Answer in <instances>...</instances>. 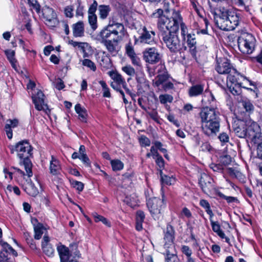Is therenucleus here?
<instances>
[{
    "label": "nucleus",
    "mask_w": 262,
    "mask_h": 262,
    "mask_svg": "<svg viewBox=\"0 0 262 262\" xmlns=\"http://www.w3.org/2000/svg\"><path fill=\"white\" fill-rule=\"evenodd\" d=\"M174 15L172 19L168 18V16L161 17L158 26L163 42L171 52H177L181 49L180 40L177 35L178 23L181 22V19L178 14Z\"/></svg>",
    "instance_id": "nucleus-1"
},
{
    "label": "nucleus",
    "mask_w": 262,
    "mask_h": 262,
    "mask_svg": "<svg viewBox=\"0 0 262 262\" xmlns=\"http://www.w3.org/2000/svg\"><path fill=\"white\" fill-rule=\"evenodd\" d=\"M201 102L202 108L200 116L201 118L202 130L207 136L215 135L219 132L220 127V113L214 108L207 106L209 103L208 97L205 96V98H202Z\"/></svg>",
    "instance_id": "nucleus-2"
},
{
    "label": "nucleus",
    "mask_w": 262,
    "mask_h": 262,
    "mask_svg": "<svg viewBox=\"0 0 262 262\" xmlns=\"http://www.w3.org/2000/svg\"><path fill=\"white\" fill-rule=\"evenodd\" d=\"M11 154L16 152L20 159L19 164L23 165L28 177L32 176V164L30 159L33 156V147L27 140L20 141L15 145L10 146Z\"/></svg>",
    "instance_id": "nucleus-3"
},
{
    "label": "nucleus",
    "mask_w": 262,
    "mask_h": 262,
    "mask_svg": "<svg viewBox=\"0 0 262 262\" xmlns=\"http://www.w3.org/2000/svg\"><path fill=\"white\" fill-rule=\"evenodd\" d=\"M255 39L254 36L249 33H244L238 38V47L241 52L250 54L254 50Z\"/></svg>",
    "instance_id": "nucleus-4"
},
{
    "label": "nucleus",
    "mask_w": 262,
    "mask_h": 262,
    "mask_svg": "<svg viewBox=\"0 0 262 262\" xmlns=\"http://www.w3.org/2000/svg\"><path fill=\"white\" fill-rule=\"evenodd\" d=\"M247 137L254 142L259 137L260 128L258 124L252 121L251 119H247Z\"/></svg>",
    "instance_id": "nucleus-5"
},
{
    "label": "nucleus",
    "mask_w": 262,
    "mask_h": 262,
    "mask_svg": "<svg viewBox=\"0 0 262 262\" xmlns=\"http://www.w3.org/2000/svg\"><path fill=\"white\" fill-rule=\"evenodd\" d=\"M147 206L151 214L158 215L161 213L164 207L163 201L158 198H152L147 201Z\"/></svg>",
    "instance_id": "nucleus-6"
},
{
    "label": "nucleus",
    "mask_w": 262,
    "mask_h": 262,
    "mask_svg": "<svg viewBox=\"0 0 262 262\" xmlns=\"http://www.w3.org/2000/svg\"><path fill=\"white\" fill-rule=\"evenodd\" d=\"M143 53L144 59L150 64H155L161 59L160 54L158 50L155 48L146 49Z\"/></svg>",
    "instance_id": "nucleus-7"
},
{
    "label": "nucleus",
    "mask_w": 262,
    "mask_h": 262,
    "mask_svg": "<svg viewBox=\"0 0 262 262\" xmlns=\"http://www.w3.org/2000/svg\"><path fill=\"white\" fill-rule=\"evenodd\" d=\"M45 95L40 90L38 91L36 95L32 96L35 107L38 111H50L47 104L45 102Z\"/></svg>",
    "instance_id": "nucleus-8"
},
{
    "label": "nucleus",
    "mask_w": 262,
    "mask_h": 262,
    "mask_svg": "<svg viewBox=\"0 0 262 262\" xmlns=\"http://www.w3.org/2000/svg\"><path fill=\"white\" fill-rule=\"evenodd\" d=\"M247 120L238 119L233 125V129L239 138L247 137Z\"/></svg>",
    "instance_id": "nucleus-9"
},
{
    "label": "nucleus",
    "mask_w": 262,
    "mask_h": 262,
    "mask_svg": "<svg viewBox=\"0 0 262 262\" xmlns=\"http://www.w3.org/2000/svg\"><path fill=\"white\" fill-rule=\"evenodd\" d=\"M212 179L206 174L204 173L201 174L199 184L204 193H208L212 188Z\"/></svg>",
    "instance_id": "nucleus-10"
},
{
    "label": "nucleus",
    "mask_w": 262,
    "mask_h": 262,
    "mask_svg": "<svg viewBox=\"0 0 262 262\" xmlns=\"http://www.w3.org/2000/svg\"><path fill=\"white\" fill-rule=\"evenodd\" d=\"M42 15L46 21L50 24L51 26H55L57 23L56 14L53 9L45 6L42 10Z\"/></svg>",
    "instance_id": "nucleus-11"
},
{
    "label": "nucleus",
    "mask_w": 262,
    "mask_h": 262,
    "mask_svg": "<svg viewBox=\"0 0 262 262\" xmlns=\"http://www.w3.org/2000/svg\"><path fill=\"white\" fill-rule=\"evenodd\" d=\"M119 32L117 30L112 29L111 25L107 26L106 27L102 30L100 33V36L101 38V42H105L110 40H113V37L119 36Z\"/></svg>",
    "instance_id": "nucleus-12"
},
{
    "label": "nucleus",
    "mask_w": 262,
    "mask_h": 262,
    "mask_svg": "<svg viewBox=\"0 0 262 262\" xmlns=\"http://www.w3.org/2000/svg\"><path fill=\"white\" fill-rule=\"evenodd\" d=\"M155 32L154 31H148L145 27L143 29V32L136 41H139L142 43L152 44L154 42V36Z\"/></svg>",
    "instance_id": "nucleus-13"
},
{
    "label": "nucleus",
    "mask_w": 262,
    "mask_h": 262,
    "mask_svg": "<svg viewBox=\"0 0 262 262\" xmlns=\"http://www.w3.org/2000/svg\"><path fill=\"white\" fill-rule=\"evenodd\" d=\"M187 44L191 55L196 58V39L194 33H188L187 35Z\"/></svg>",
    "instance_id": "nucleus-14"
},
{
    "label": "nucleus",
    "mask_w": 262,
    "mask_h": 262,
    "mask_svg": "<svg viewBox=\"0 0 262 262\" xmlns=\"http://www.w3.org/2000/svg\"><path fill=\"white\" fill-rule=\"evenodd\" d=\"M216 71L221 74H228L230 72L235 73V69L228 62L227 59L218 63L216 67Z\"/></svg>",
    "instance_id": "nucleus-15"
},
{
    "label": "nucleus",
    "mask_w": 262,
    "mask_h": 262,
    "mask_svg": "<svg viewBox=\"0 0 262 262\" xmlns=\"http://www.w3.org/2000/svg\"><path fill=\"white\" fill-rule=\"evenodd\" d=\"M121 39V37L117 36L113 37V40L105 41L102 42L106 47L107 51L112 54L115 55L118 51V43L119 40Z\"/></svg>",
    "instance_id": "nucleus-16"
},
{
    "label": "nucleus",
    "mask_w": 262,
    "mask_h": 262,
    "mask_svg": "<svg viewBox=\"0 0 262 262\" xmlns=\"http://www.w3.org/2000/svg\"><path fill=\"white\" fill-rule=\"evenodd\" d=\"M198 15L199 16L200 18H198V21L199 25L198 24V34L200 33L203 34H207V27L209 24L208 20L206 18L203 17L200 15L198 11Z\"/></svg>",
    "instance_id": "nucleus-17"
},
{
    "label": "nucleus",
    "mask_w": 262,
    "mask_h": 262,
    "mask_svg": "<svg viewBox=\"0 0 262 262\" xmlns=\"http://www.w3.org/2000/svg\"><path fill=\"white\" fill-rule=\"evenodd\" d=\"M60 262H68L70 259V249L64 245H61L57 247Z\"/></svg>",
    "instance_id": "nucleus-18"
},
{
    "label": "nucleus",
    "mask_w": 262,
    "mask_h": 262,
    "mask_svg": "<svg viewBox=\"0 0 262 262\" xmlns=\"http://www.w3.org/2000/svg\"><path fill=\"white\" fill-rule=\"evenodd\" d=\"M24 189L27 194L33 197H35L39 193L38 189L30 179L26 180V183L24 186Z\"/></svg>",
    "instance_id": "nucleus-19"
},
{
    "label": "nucleus",
    "mask_w": 262,
    "mask_h": 262,
    "mask_svg": "<svg viewBox=\"0 0 262 262\" xmlns=\"http://www.w3.org/2000/svg\"><path fill=\"white\" fill-rule=\"evenodd\" d=\"M73 34L74 37H82L84 35V28L83 21H79L72 26Z\"/></svg>",
    "instance_id": "nucleus-20"
},
{
    "label": "nucleus",
    "mask_w": 262,
    "mask_h": 262,
    "mask_svg": "<svg viewBox=\"0 0 262 262\" xmlns=\"http://www.w3.org/2000/svg\"><path fill=\"white\" fill-rule=\"evenodd\" d=\"M217 26L221 30L224 31L233 30L232 26L229 17L226 19L219 18L217 20Z\"/></svg>",
    "instance_id": "nucleus-21"
},
{
    "label": "nucleus",
    "mask_w": 262,
    "mask_h": 262,
    "mask_svg": "<svg viewBox=\"0 0 262 262\" xmlns=\"http://www.w3.org/2000/svg\"><path fill=\"white\" fill-rule=\"evenodd\" d=\"M164 239L166 243L170 244L173 242L174 238V231L172 226L168 225L165 231Z\"/></svg>",
    "instance_id": "nucleus-22"
},
{
    "label": "nucleus",
    "mask_w": 262,
    "mask_h": 262,
    "mask_svg": "<svg viewBox=\"0 0 262 262\" xmlns=\"http://www.w3.org/2000/svg\"><path fill=\"white\" fill-rule=\"evenodd\" d=\"M60 169L59 161L52 156V160L50 161V173L53 175H56Z\"/></svg>",
    "instance_id": "nucleus-23"
},
{
    "label": "nucleus",
    "mask_w": 262,
    "mask_h": 262,
    "mask_svg": "<svg viewBox=\"0 0 262 262\" xmlns=\"http://www.w3.org/2000/svg\"><path fill=\"white\" fill-rule=\"evenodd\" d=\"M1 246L2 249L0 251H2L6 253H11L14 256H17V252L13 249L12 247L6 242L1 241Z\"/></svg>",
    "instance_id": "nucleus-24"
},
{
    "label": "nucleus",
    "mask_w": 262,
    "mask_h": 262,
    "mask_svg": "<svg viewBox=\"0 0 262 262\" xmlns=\"http://www.w3.org/2000/svg\"><path fill=\"white\" fill-rule=\"evenodd\" d=\"M168 78V74L166 72L158 75L155 78L154 83L157 86L166 81Z\"/></svg>",
    "instance_id": "nucleus-25"
},
{
    "label": "nucleus",
    "mask_w": 262,
    "mask_h": 262,
    "mask_svg": "<svg viewBox=\"0 0 262 262\" xmlns=\"http://www.w3.org/2000/svg\"><path fill=\"white\" fill-rule=\"evenodd\" d=\"M177 14L178 15V16H179L180 18L181 19V22L178 23V29L179 28V25H180L181 26V34L184 37V38H185V36L186 35V34H187V28L186 27V26L185 25V24L182 22V17L181 16L180 13L178 12H174L172 13V16L171 17H168V18H173V17H174L175 16V14Z\"/></svg>",
    "instance_id": "nucleus-26"
},
{
    "label": "nucleus",
    "mask_w": 262,
    "mask_h": 262,
    "mask_svg": "<svg viewBox=\"0 0 262 262\" xmlns=\"http://www.w3.org/2000/svg\"><path fill=\"white\" fill-rule=\"evenodd\" d=\"M99 11V15L100 18L105 19L108 15L109 12L111 11V8L107 5H100L98 7Z\"/></svg>",
    "instance_id": "nucleus-27"
},
{
    "label": "nucleus",
    "mask_w": 262,
    "mask_h": 262,
    "mask_svg": "<svg viewBox=\"0 0 262 262\" xmlns=\"http://www.w3.org/2000/svg\"><path fill=\"white\" fill-rule=\"evenodd\" d=\"M212 230L216 232L217 235L222 238L225 237V233L221 230L220 226L218 222L210 221Z\"/></svg>",
    "instance_id": "nucleus-28"
},
{
    "label": "nucleus",
    "mask_w": 262,
    "mask_h": 262,
    "mask_svg": "<svg viewBox=\"0 0 262 262\" xmlns=\"http://www.w3.org/2000/svg\"><path fill=\"white\" fill-rule=\"evenodd\" d=\"M34 230L35 239H39L43 233L44 227L43 225L40 223H38L36 225H34Z\"/></svg>",
    "instance_id": "nucleus-29"
},
{
    "label": "nucleus",
    "mask_w": 262,
    "mask_h": 262,
    "mask_svg": "<svg viewBox=\"0 0 262 262\" xmlns=\"http://www.w3.org/2000/svg\"><path fill=\"white\" fill-rule=\"evenodd\" d=\"M239 74L235 70V73L230 72L227 76V83L230 82L231 84L236 85L238 83Z\"/></svg>",
    "instance_id": "nucleus-30"
},
{
    "label": "nucleus",
    "mask_w": 262,
    "mask_h": 262,
    "mask_svg": "<svg viewBox=\"0 0 262 262\" xmlns=\"http://www.w3.org/2000/svg\"><path fill=\"white\" fill-rule=\"evenodd\" d=\"M70 255H73L74 257H80V252L78 250V245L76 243H73L70 245Z\"/></svg>",
    "instance_id": "nucleus-31"
},
{
    "label": "nucleus",
    "mask_w": 262,
    "mask_h": 262,
    "mask_svg": "<svg viewBox=\"0 0 262 262\" xmlns=\"http://www.w3.org/2000/svg\"><path fill=\"white\" fill-rule=\"evenodd\" d=\"M110 25H111V27L112 29H114V27H117V31L119 32L120 33H123L124 28V26L122 24L118 23L113 19L112 20H110L107 26Z\"/></svg>",
    "instance_id": "nucleus-32"
},
{
    "label": "nucleus",
    "mask_w": 262,
    "mask_h": 262,
    "mask_svg": "<svg viewBox=\"0 0 262 262\" xmlns=\"http://www.w3.org/2000/svg\"><path fill=\"white\" fill-rule=\"evenodd\" d=\"M111 165L114 171L120 170L124 166L123 163L119 160H112Z\"/></svg>",
    "instance_id": "nucleus-33"
},
{
    "label": "nucleus",
    "mask_w": 262,
    "mask_h": 262,
    "mask_svg": "<svg viewBox=\"0 0 262 262\" xmlns=\"http://www.w3.org/2000/svg\"><path fill=\"white\" fill-rule=\"evenodd\" d=\"M200 205L206 209V211L211 217L213 215L212 210L210 209V204L208 201L205 200H201L200 202Z\"/></svg>",
    "instance_id": "nucleus-34"
},
{
    "label": "nucleus",
    "mask_w": 262,
    "mask_h": 262,
    "mask_svg": "<svg viewBox=\"0 0 262 262\" xmlns=\"http://www.w3.org/2000/svg\"><path fill=\"white\" fill-rule=\"evenodd\" d=\"M242 105L247 112L251 113L254 111V105L249 100H244L242 102Z\"/></svg>",
    "instance_id": "nucleus-35"
},
{
    "label": "nucleus",
    "mask_w": 262,
    "mask_h": 262,
    "mask_svg": "<svg viewBox=\"0 0 262 262\" xmlns=\"http://www.w3.org/2000/svg\"><path fill=\"white\" fill-rule=\"evenodd\" d=\"M160 174L161 176V182L162 184H165L170 185L172 184V178L167 175L163 174L162 170L160 171Z\"/></svg>",
    "instance_id": "nucleus-36"
},
{
    "label": "nucleus",
    "mask_w": 262,
    "mask_h": 262,
    "mask_svg": "<svg viewBox=\"0 0 262 262\" xmlns=\"http://www.w3.org/2000/svg\"><path fill=\"white\" fill-rule=\"evenodd\" d=\"M229 15L227 11H222L221 10L219 11L218 14L215 13L214 15V21L216 25L217 26V20H218V19L221 18L226 19V18H228Z\"/></svg>",
    "instance_id": "nucleus-37"
},
{
    "label": "nucleus",
    "mask_w": 262,
    "mask_h": 262,
    "mask_svg": "<svg viewBox=\"0 0 262 262\" xmlns=\"http://www.w3.org/2000/svg\"><path fill=\"white\" fill-rule=\"evenodd\" d=\"M110 76L118 84H123L125 82L124 80L122 78L121 75L118 73H113L112 74H110Z\"/></svg>",
    "instance_id": "nucleus-38"
},
{
    "label": "nucleus",
    "mask_w": 262,
    "mask_h": 262,
    "mask_svg": "<svg viewBox=\"0 0 262 262\" xmlns=\"http://www.w3.org/2000/svg\"><path fill=\"white\" fill-rule=\"evenodd\" d=\"M43 252L48 256H52L54 255V250L50 245H47L45 246L43 244L42 247Z\"/></svg>",
    "instance_id": "nucleus-39"
},
{
    "label": "nucleus",
    "mask_w": 262,
    "mask_h": 262,
    "mask_svg": "<svg viewBox=\"0 0 262 262\" xmlns=\"http://www.w3.org/2000/svg\"><path fill=\"white\" fill-rule=\"evenodd\" d=\"M82 65L90 68L93 71L96 70L95 64L89 59H85L82 61Z\"/></svg>",
    "instance_id": "nucleus-40"
},
{
    "label": "nucleus",
    "mask_w": 262,
    "mask_h": 262,
    "mask_svg": "<svg viewBox=\"0 0 262 262\" xmlns=\"http://www.w3.org/2000/svg\"><path fill=\"white\" fill-rule=\"evenodd\" d=\"M217 194L220 198L226 200L228 203L238 202V199L235 197L226 196L221 192H218Z\"/></svg>",
    "instance_id": "nucleus-41"
},
{
    "label": "nucleus",
    "mask_w": 262,
    "mask_h": 262,
    "mask_svg": "<svg viewBox=\"0 0 262 262\" xmlns=\"http://www.w3.org/2000/svg\"><path fill=\"white\" fill-rule=\"evenodd\" d=\"M89 22L93 30H96L97 26V16L96 15H89Z\"/></svg>",
    "instance_id": "nucleus-42"
},
{
    "label": "nucleus",
    "mask_w": 262,
    "mask_h": 262,
    "mask_svg": "<svg viewBox=\"0 0 262 262\" xmlns=\"http://www.w3.org/2000/svg\"><path fill=\"white\" fill-rule=\"evenodd\" d=\"M5 53L8 60L12 65H14V63L16 62V60L14 58L15 52L13 50H8L5 51Z\"/></svg>",
    "instance_id": "nucleus-43"
},
{
    "label": "nucleus",
    "mask_w": 262,
    "mask_h": 262,
    "mask_svg": "<svg viewBox=\"0 0 262 262\" xmlns=\"http://www.w3.org/2000/svg\"><path fill=\"white\" fill-rule=\"evenodd\" d=\"M230 21L231 22V24L232 26L233 30H234L238 25V18L237 15H229L228 16Z\"/></svg>",
    "instance_id": "nucleus-44"
},
{
    "label": "nucleus",
    "mask_w": 262,
    "mask_h": 262,
    "mask_svg": "<svg viewBox=\"0 0 262 262\" xmlns=\"http://www.w3.org/2000/svg\"><path fill=\"white\" fill-rule=\"evenodd\" d=\"M122 70L129 76H134L135 74V70L131 66H126L122 67Z\"/></svg>",
    "instance_id": "nucleus-45"
},
{
    "label": "nucleus",
    "mask_w": 262,
    "mask_h": 262,
    "mask_svg": "<svg viewBox=\"0 0 262 262\" xmlns=\"http://www.w3.org/2000/svg\"><path fill=\"white\" fill-rule=\"evenodd\" d=\"M159 99L161 103L165 104L167 102H171L172 101V97L169 95H160Z\"/></svg>",
    "instance_id": "nucleus-46"
},
{
    "label": "nucleus",
    "mask_w": 262,
    "mask_h": 262,
    "mask_svg": "<svg viewBox=\"0 0 262 262\" xmlns=\"http://www.w3.org/2000/svg\"><path fill=\"white\" fill-rule=\"evenodd\" d=\"M125 51L126 53L127 54L129 57L132 56V55L136 54L134 48L132 46L131 43L130 42L126 45Z\"/></svg>",
    "instance_id": "nucleus-47"
},
{
    "label": "nucleus",
    "mask_w": 262,
    "mask_h": 262,
    "mask_svg": "<svg viewBox=\"0 0 262 262\" xmlns=\"http://www.w3.org/2000/svg\"><path fill=\"white\" fill-rule=\"evenodd\" d=\"M72 185L74 188H75L77 190L79 191H82L83 187H84V184L81 182L77 181L76 180H73L71 182Z\"/></svg>",
    "instance_id": "nucleus-48"
},
{
    "label": "nucleus",
    "mask_w": 262,
    "mask_h": 262,
    "mask_svg": "<svg viewBox=\"0 0 262 262\" xmlns=\"http://www.w3.org/2000/svg\"><path fill=\"white\" fill-rule=\"evenodd\" d=\"M129 58L131 60L132 64L134 66L137 67L141 66V60L140 58L137 56L136 54L129 57Z\"/></svg>",
    "instance_id": "nucleus-49"
},
{
    "label": "nucleus",
    "mask_w": 262,
    "mask_h": 262,
    "mask_svg": "<svg viewBox=\"0 0 262 262\" xmlns=\"http://www.w3.org/2000/svg\"><path fill=\"white\" fill-rule=\"evenodd\" d=\"M94 219H95V221L96 222H98L99 221H101L104 224H105L109 227L110 226V224L108 222L107 219L101 215H98V214L95 215Z\"/></svg>",
    "instance_id": "nucleus-50"
},
{
    "label": "nucleus",
    "mask_w": 262,
    "mask_h": 262,
    "mask_svg": "<svg viewBox=\"0 0 262 262\" xmlns=\"http://www.w3.org/2000/svg\"><path fill=\"white\" fill-rule=\"evenodd\" d=\"M29 4L32 6V7L35 9L37 13H39L40 10V6L38 3V2L36 0H34L31 1V0H28Z\"/></svg>",
    "instance_id": "nucleus-51"
},
{
    "label": "nucleus",
    "mask_w": 262,
    "mask_h": 262,
    "mask_svg": "<svg viewBox=\"0 0 262 262\" xmlns=\"http://www.w3.org/2000/svg\"><path fill=\"white\" fill-rule=\"evenodd\" d=\"M97 2L94 1L89 9V15H95V12L97 10Z\"/></svg>",
    "instance_id": "nucleus-52"
},
{
    "label": "nucleus",
    "mask_w": 262,
    "mask_h": 262,
    "mask_svg": "<svg viewBox=\"0 0 262 262\" xmlns=\"http://www.w3.org/2000/svg\"><path fill=\"white\" fill-rule=\"evenodd\" d=\"M166 260L167 262H179V259L176 254H167Z\"/></svg>",
    "instance_id": "nucleus-53"
},
{
    "label": "nucleus",
    "mask_w": 262,
    "mask_h": 262,
    "mask_svg": "<svg viewBox=\"0 0 262 262\" xmlns=\"http://www.w3.org/2000/svg\"><path fill=\"white\" fill-rule=\"evenodd\" d=\"M79 159L82 161V162L86 166H91V162L90 159L86 155H83L80 156V157H79Z\"/></svg>",
    "instance_id": "nucleus-54"
},
{
    "label": "nucleus",
    "mask_w": 262,
    "mask_h": 262,
    "mask_svg": "<svg viewBox=\"0 0 262 262\" xmlns=\"http://www.w3.org/2000/svg\"><path fill=\"white\" fill-rule=\"evenodd\" d=\"M18 124V121L16 119L13 120L8 119L6 121V124H8L11 128H14L17 126Z\"/></svg>",
    "instance_id": "nucleus-55"
},
{
    "label": "nucleus",
    "mask_w": 262,
    "mask_h": 262,
    "mask_svg": "<svg viewBox=\"0 0 262 262\" xmlns=\"http://www.w3.org/2000/svg\"><path fill=\"white\" fill-rule=\"evenodd\" d=\"M231 162V157L229 156H225L221 158V163L224 165H227Z\"/></svg>",
    "instance_id": "nucleus-56"
},
{
    "label": "nucleus",
    "mask_w": 262,
    "mask_h": 262,
    "mask_svg": "<svg viewBox=\"0 0 262 262\" xmlns=\"http://www.w3.org/2000/svg\"><path fill=\"white\" fill-rule=\"evenodd\" d=\"M0 262H13L8 257V255L2 251H0Z\"/></svg>",
    "instance_id": "nucleus-57"
},
{
    "label": "nucleus",
    "mask_w": 262,
    "mask_h": 262,
    "mask_svg": "<svg viewBox=\"0 0 262 262\" xmlns=\"http://www.w3.org/2000/svg\"><path fill=\"white\" fill-rule=\"evenodd\" d=\"M145 215L143 211L139 210L137 212L136 221L139 222L144 221Z\"/></svg>",
    "instance_id": "nucleus-58"
},
{
    "label": "nucleus",
    "mask_w": 262,
    "mask_h": 262,
    "mask_svg": "<svg viewBox=\"0 0 262 262\" xmlns=\"http://www.w3.org/2000/svg\"><path fill=\"white\" fill-rule=\"evenodd\" d=\"M219 139L222 142H227L229 141V136L226 133H222L219 135Z\"/></svg>",
    "instance_id": "nucleus-59"
},
{
    "label": "nucleus",
    "mask_w": 262,
    "mask_h": 262,
    "mask_svg": "<svg viewBox=\"0 0 262 262\" xmlns=\"http://www.w3.org/2000/svg\"><path fill=\"white\" fill-rule=\"evenodd\" d=\"M182 251L183 253L185 254L188 257H190L191 251L188 246H183L182 247Z\"/></svg>",
    "instance_id": "nucleus-60"
},
{
    "label": "nucleus",
    "mask_w": 262,
    "mask_h": 262,
    "mask_svg": "<svg viewBox=\"0 0 262 262\" xmlns=\"http://www.w3.org/2000/svg\"><path fill=\"white\" fill-rule=\"evenodd\" d=\"M136 79L137 82L139 84H142L145 82V79L144 78L143 74L142 73L136 74Z\"/></svg>",
    "instance_id": "nucleus-61"
},
{
    "label": "nucleus",
    "mask_w": 262,
    "mask_h": 262,
    "mask_svg": "<svg viewBox=\"0 0 262 262\" xmlns=\"http://www.w3.org/2000/svg\"><path fill=\"white\" fill-rule=\"evenodd\" d=\"M140 143L145 146H149L150 141L149 139L145 136H142L140 138Z\"/></svg>",
    "instance_id": "nucleus-62"
},
{
    "label": "nucleus",
    "mask_w": 262,
    "mask_h": 262,
    "mask_svg": "<svg viewBox=\"0 0 262 262\" xmlns=\"http://www.w3.org/2000/svg\"><path fill=\"white\" fill-rule=\"evenodd\" d=\"M156 162L160 168H162L164 166V161L160 155L157 157Z\"/></svg>",
    "instance_id": "nucleus-63"
},
{
    "label": "nucleus",
    "mask_w": 262,
    "mask_h": 262,
    "mask_svg": "<svg viewBox=\"0 0 262 262\" xmlns=\"http://www.w3.org/2000/svg\"><path fill=\"white\" fill-rule=\"evenodd\" d=\"M257 154L258 158L262 160V141L258 143L257 146Z\"/></svg>",
    "instance_id": "nucleus-64"
}]
</instances>
